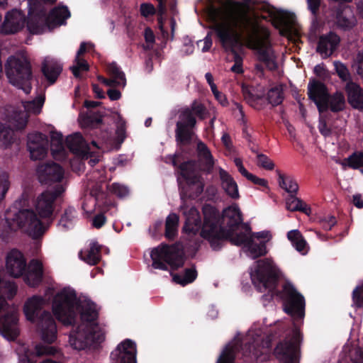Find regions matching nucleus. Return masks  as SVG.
<instances>
[{"label": "nucleus", "instance_id": "f704fd0d", "mask_svg": "<svg viewBox=\"0 0 363 363\" xmlns=\"http://www.w3.org/2000/svg\"><path fill=\"white\" fill-rule=\"evenodd\" d=\"M13 143V131L0 122V148L6 149Z\"/></svg>", "mask_w": 363, "mask_h": 363}, {"label": "nucleus", "instance_id": "ddd939ff", "mask_svg": "<svg viewBox=\"0 0 363 363\" xmlns=\"http://www.w3.org/2000/svg\"><path fill=\"white\" fill-rule=\"evenodd\" d=\"M44 104V98L38 97L31 101L23 103L24 111H13L9 117V122L16 129H22L27 124L28 114H38L40 113Z\"/></svg>", "mask_w": 363, "mask_h": 363}, {"label": "nucleus", "instance_id": "8fccbe9b", "mask_svg": "<svg viewBox=\"0 0 363 363\" xmlns=\"http://www.w3.org/2000/svg\"><path fill=\"white\" fill-rule=\"evenodd\" d=\"M103 83L110 87L122 86L124 87L126 84V79L125 76H121L119 78L111 77L110 79H103Z\"/></svg>", "mask_w": 363, "mask_h": 363}, {"label": "nucleus", "instance_id": "412c9836", "mask_svg": "<svg viewBox=\"0 0 363 363\" xmlns=\"http://www.w3.org/2000/svg\"><path fill=\"white\" fill-rule=\"evenodd\" d=\"M308 95L321 113L328 108L329 96L325 86L319 82L311 81L308 86Z\"/></svg>", "mask_w": 363, "mask_h": 363}, {"label": "nucleus", "instance_id": "0eeeda50", "mask_svg": "<svg viewBox=\"0 0 363 363\" xmlns=\"http://www.w3.org/2000/svg\"><path fill=\"white\" fill-rule=\"evenodd\" d=\"M279 274L278 266L271 258L258 260L250 269V277L255 287L259 291L268 290L271 296L274 295L273 290Z\"/></svg>", "mask_w": 363, "mask_h": 363}, {"label": "nucleus", "instance_id": "de8ad7c7", "mask_svg": "<svg viewBox=\"0 0 363 363\" xmlns=\"http://www.w3.org/2000/svg\"><path fill=\"white\" fill-rule=\"evenodd\" d=\"M109 191L119 198L125 197L128 193V189L122 184L114 183L109 186Z\"/></svg>", "mask_w": 363, "mask_h": 363}, {"label": "nucleus", "instance_id": "ea45409f", "mask_svg": "<svg viewBox=\"0 0 363 363\" xmlns=\"http://www.w3.org/2000/svg\"><path fill=\"white\" fill-rule=\"evenodd\" d=\"M286 208L291 211H300L309 214L311 211L301 200L298 198L290 196L286 202Z\"/></svg>", "mask_w": 363, "mask_h": 363}, {"label": "nucleus", "instance_id": "1a4fd4ad", "mask_svg": "<svg viewBox=\"0 0 363 363\" xmlns=\"http://www.w3.org/2000/svg\"><path fill=\"white\" fill-rule=\"evenodd\" d=\"M230 242L234 245L241 246L243 252L252 259L264 256L268 252L264 242H258L252 238L250 228L238 237L232 235Z\"/></svg>", "mask_w": 363, "mask_h": 363}, {"label": "nucleus", "instance_id": "e433bc0d", "mask_svg": "<svg viewBox=\"0 0 363 363\" xmlns=\"http://www.w3.org/2000/svg\"><path fill=\"white\" fill-rule=\"evenodd\" d=\"M238 344V342H235L227 345L218 358L217 363H233Z\"/></svg>", "mask_w": 363, "mask_h": 363}, {"label": "nucleus", "instance_id": "37998d69", "mask_svg": "<svg viewBox=\"0 0 363 363\" xmlns=\"http://www.w3.org/2000/svg\"><path fill=\"white\" fill-rule=\"evenodd\" d=\"M76 211L73 208H67L64 215L62 216L59 225L62 227L63 229H68L71 228L75 220H76Z\"/></svg>", "mask_w": 363, "mask_h": 363}, {"label": "nucleus", "instance_id": "09e8293b", "mask_svg": "<svg viewBox=\"0 0 363 363\" xmlns=\"http://www.w3.org/2000/svg\"><path fill=\"white\" fill-rule=\"evenodd\" d=\"M352 67L356 73L363 78V51L357 54Z\"/></svg>", "mask_w": 363, "mask_h": 363}, {"label": "nucleus", "instance_id": "49530a36", "mask_svg": "<svg viewBox=\"0 0 363 363\" xmlns=\"http://www.w3.org/2000/svg\"><path fill=\"white\" fill-rule=\"evenodd\" d=\"M9 187L10 181L8 173L0 170V201L5 197Z\"/></svg>", "mask_w": 363, "mask_h": 363}, {"label": "nucleus", "instance_id": "f8f14e48", "mask_svg": "<svg viewBox=\"0 0 363 363\" xmlns=\"http://www.w3.org/2000/svg\"><path fill=\"white\" fill-rule=\"evenodd\" d=\"M285 296L284 311L294 320H301L304 316L305 301L302 295L298 293L294 286L286 284L283 289Z\"/></svg>", "mask_w": 363, "mask_h": 363}, {"label": "nucleus", "instance_id": "4468645a", "mask_svg": "<svg viewBox=\"0 0 363 363\" xmlns=\"http://www.w3.org/2000/svg\"><path fill=\"white\" fill-rule=\"evenodd\" d=\"M268 16L262 15L263 18H270L274 21L277 26L280 28L281 35L291 37L293 34L296 35V30L294 28L295 17L293 14L284 11H278L274 7L266 6Z\"/></svg>", "mask_w": 363, "mask_h": 363}, {"label": "nucleus", "instance_id": "6e6d98bb", "mask_svg": "<svg viewBox=\"0 0 363 363\" xmlns=\"http://www.w3.org/2000/svg\"><path fill=\"white\" fill-rule=\"evenodd\" d=\"M252 238L258 242H264L266 245L272 239V235L269 231H261L252 233Z\"/></svg>", "mask_w": 363, "mask_h": 363}, {"label": "nucleus", "instance_id": "0e129e2a", "mask_svg": "<svg viewBox=\"0 0 363 363\" xmlns=\"http://www.w3.org/2000/svg\"><path fill=\"white\" fill-rule=\"evenodd\" d=\"M230 70L237 74H240L243 72L242 67V58L237 54L235 55V63L230 68Z\"/></svg>", "mask_w": 363, "mask_h": 363}, {"label": "nucleus", "instance_id": "774afa93", "mask_svg": "<svg viewBox=\"0 0 363 363\" xmlns=\"http://www.w3.org/2000/svg\"><path fill=\"white\" fill-rule=\"evenodd\" d=\"M105 221L106 218L102 214H99L94 218L92 225L95 228H99L105 223Z\"/></svg>", "mask_w": 363, "mask_h": 363}, {"label": "nucleus", "instance_id": "13d9d810", "mask_svg": "<svg viewBox=\"0 0 363 363\" xmlns=\"http://www.w3.org/2000/svg\"><path fill=\"white\" fill-rule=\"evenodd\" d=\"M243 177H245L248 180L251 181L255 184L262 186H267V181L266 179L259 178L257 176L250 173L249 172H247Z\"/></svg>", "mask_w": 363, "mask_h": 363}, {"label": "nucleus", "instance_id": "f03ea898", "mask_svg": "<svg viewBox=\"0 0 363 363\" xmlns=\"http://www.w3.org/2000/svg\"><path fill=\"white\" fill-rule=\"evenodd\" d=\"M52 310L57 319L65 325L72 324L80 313L81 323L69 335V344L76 350H83L104 339V328L96 319L98 311L95 304L88 298L77 299L75 291L69 287L59 291L54 296Z\"/></svg>", "mask_w": 363, "mask_h": 363}, {"label": "nucleus", "instance_id": "4be33fe9", "mask_svg": "<svg viewBox=\"0 0 363 363\" xmlns=\"http://www.w3.org/2000/svg\"><path fill=\"white\" fill-rule=\"evenodd\" d=\"M67 145L73 153L82 156L86 160L91 156V147L84 141L81 134L76 133L69 135L66 140Z\"/></svg>", "mask_w": 363, "mask_h": 363}, {"label": "nucleus", "instance_id": "680f3d73", "mask_svg": "<svg viewBox=\"0 0 363 363\" xmlns=\"http://www.w3.org/2000/svg\"><path fill=\"white\" fill-rule=\"evenodd\" d=\"M140 12L143 16H148L152 15L155 12V9L152 4H143L140 6Z\"/></svg>", "mask_w": 363, "mask_h": 363}, {"label": "nucleus", "instance_id": "72a5a7b5", "mask_svg": "<svg viewBox=\"0 0 363 363\" xmlns=\"http://www.w3.org/2000/svg\"><path fill=\"white\" fill-rule=\"evenodd\" d=\"M257 337H254V333L252 330H250L247 334V338L250 340V339H253L252 342H248L249 346L247 350H249V354H252L255 357L257 358L259 357V347L262 346V347L264 349V345H266V347H268V342H263L262 339L259 337V335L256 333Z\"/></svg>", "mask_w": 363, "mask_h": 363}, {"label": "nucleus", "instance_id": "39448f33", "mask_svg": "<svg viewBox=\"0 0 363 363\" xmlns=\"http://www.w3.org/2000/svg\"><path fill=\"white\" fill-rule=\"evenodd\" d=\"M204 223L201 235L208 240L213 250H218L223 242L233 235L238 237L249 227L242 223L241 212L237 206H229L223 211L222 225L219 214L213 207L205 206L203 208Z\"/></svg>", "mask_w": 363, "mask_h": 363}, {"label": "nucleus", "instance_id": "58836bf2", "mask_svg": "<svg viewBox=\"0 0 363 363\" xmlns=\"http://www.w3.org/2000/svg\"><path fill=\"white\" fill-rule=\"evenodd\" d=\"M345 99L344 95L341 92H336L333 96H329L328 108L332 111L337 112L344 108Z\"/></svg>", "mask_w": 363, "mask_h": 363}, {"label": "nucleus", "instance_id": "864d4df0", "mask_svg": "<svg viewBox=\"0 0 363 363\" xmlns=\"http://www.w3.org/2000/svg\"><path fill=\"white\" fill-rule=\"evenodd\" d=\"M189 109L192 111L193 116L196 115L201 119H203L206 117V108L199 102L194 101Z\"/></svg>", "mask_w": 363, "mask_h": 363}, {"label": "nucleus", "instance_id": "7ed1b4c3", "mask_svg": "<svg viewBox=\"0 0 363 363\" xmlns=\"http://www.w3.org/2000/svg\"><path fill=\"white\" fill-rule=\"evenodd\" d=\"M63 184L56 185L53 189H49L39 194L33 202L35 211L22 209L17 213H13L9 209L5 213V222L7 231L21 229L33 238L40 237L45 231L43 219H50L55 210V202L65 191Z\"/></svg>", "mask_w": 363, "mask_h": 363}, {"label": "nucleus", "instance_id": "4d7b16f0", "mask_svg": "<svg viewBox=\"0 0 363 363\" xmlns=\"http://www.w3.org/2000/svg\"><path fill=\"white\" fill-rule=\"evenodd\" d=\"M95 205L96 199L93 196H89L86 198L85 201L82 203V208L86 213L90 214L93 212Z\"/></svg>", "mask_w": 363, "mask_h": 363}, {"label": "nucleus", "instance_id": "9d476101", "mask_svg": "<svg viewBox=\"0 0 363 363\" xmlns=\"http://www.w3.org/2000/svg\"><path fill=\"white\" fill-rule=\"evenodd\" d=\"M301 340V333L295 328L291 337H286L277 346L274 354L280 363H294L297 360Z\"/></svg>", "mask_w": 363, "mask_h": 363}, {"label": "nucleus", "instance_id": "c85d7f7f", "mask_svg": "<svg viewBox=\"0 0 363 363\" xmlns=\"http://www.w3.org/2000/svg\"><path fill=\"white\" fill-rule=\"evenodd\" d=\"M336 23L338 27L344 30L353 28L357 23V20L352 9L349 6H345L338 11Z\"/></svg>", "mask_w": 363, "mask_h": 363}, {"label": "nucleus", "instance_id": "6ab92c4d", "mask_svg": "<svg viewBox=\"0 0 363 363\" xmlns=\"http://www.w3.org/2000/svg\"><path fill=\"white\" fill-rule=\"evenodd\" d=\"M27 145L32 160H43L47 155L48 140L45 135L39 133L29 134Z\"/></svg>", "mask_w": 363, "mask_h": 363}, {"label": "nucleus", "instance_id": "dca6fc26", "mask_svg": "<svg viewBox=\"0 0 363 363\" xmlns=\"http://www.w3.org/2000/svg\"><path fill=\"white\" fill-rule=\"evenodd\" d=\"M26 23L25 13L17 9L8 11L4 20L0 26V31L4 34H14L21 30Z\"/></svg>", "mask_w": 363, "mask_h": 363}, {"label": "nucleus", "instance_id": "69168bd1", "mask_svg": "<svg viewBox=\"0 0 363 363\" xmlns=\"http://www.w3.org/2000/svg\"><path fill=\"white\" fill-rule=\"evenodd\" d=\"M303 237L302 234L298 230H292L288 232L287 238L291 242H294L299 239H301Z\"/></svg>", "mask_w": 363, "mask_h": 363}, {"label": "nucleus", "instance_id": "a211bd4d", "mask_svg": "<svg viewBox=\"0 0 363 363\" xmlns=\"http://www.w3.org/2000/svg\"><path fill=\"white\" fill-rule=\"evenodd\" d=\"M37 174L40 183L51 184L61 182L64 178L65 172L61 166L52 162L39 165Z\"/></svg>", "mask_w": 363, "mask_h": 363}, {"label": "nucleus", "instance_id": "79ce46f5", "mask_svg": "<svg viewBox=\"0 0 363 363\" xmlns=\"http://www.w3.org/2000/svg\"><path fill=\"white\" fill-rule=\"evenodd\" d=\"M179 217L175 213L169 214L166 220V236L172 238L177 231Z\"/></svg>", "mask_w": 363, "mask_h": 363}, {"label": "nucleus", "instance_id": "7c9ffc66", "mask_svg": "<svg viewBox=\"0 0 363 363\" xmlns=\"http://www.w3.org/2000/svg\"><path fill=\"white\" fill-rule=\"evenodd\" d=\"M70 16V13L66 6L55 8L48 18L49 26L55 27L65 23V21Z\"/></svg>", "mask_w": 363, "mask_h": 363}, {"label": "nucleus", "instance_id": "aec40b11", "mask_svg": "<svg viewBox=\"0 0 363 363\" xmlns=\"http://www.w3.org/2000/svg\"><path fill=\"white\" fill-rule=\"evenodd\" d=\"M26 269V261L23 254L17 250H11L6 257V272L13 277L22 276Z\"/></svg>", "mask_w": 363, "mask_h": 363}, {"label": "nucleus", "instance_id": "a878e982", "mask_svg": "<svg viewBox=\"0 0 363 363\" xmlns=\"http://www.w3.org/2000/svg\"><path fill=\"white\" fill-rule=\"evenodd\" d=\"M43 277V264L38 261L32 260L28 266V270L24 277V281L30 286L38 285Z\"/></svg>", "mask_w": 363, "mask_h": 363}, {"label": "nucleus", "instance_id": "c9c22d12", "mask_svg": "<svg viewBox=\"0 0 363 363\" xmlns=\"http://www.w3.org/2000/svg\"><path fill=\"white\" fill-rule=\"evenodd\" d=\"M343 167H350L352 169H359L363 173V152H354L347 159L341 162Z\"/></svg>", "mask_w": 363, "mask_h": 363}, {"label": "nucleus", "instance_id": "393cba45", "mask_svg": "<svg viewBox=\"0 0 363 363\" xmlns=\"http://www.w3.org/2000/svg\"><path fill=\"white\" fill-rule=\"evenodd\" d=\"M219 177L221 187L226 194L232 199H238V186L234 179L222 168H219Z\"/></svg>", "mask_w": 363, "mask_h": 363}, {"label": "nucleus", "instance_id": "c756f323", "mask_svg": "<svg viewBox=\"0 0 363 363\" xmlns=\"http://www.w3.org/2000/svg\"><path fill=\"white\" fill-rule=\"evenodd\" d=\"M51 153L55 160L66 158L67 151L64 147L62 135L57 132H51Z\"/></svg>", "mask_w": 363, "mask_h": 363}, {"label": "nucleus", "instance_id": "6e6552de", "mask_svg": "<svg viewBox=\"0 0 363 363\" xmlns=\"http://www.w3.org/2000/svg\"><path fill=\"white\" fill-rule=\"evenodd\" d=\"M152 267L156 269L167 270V264L176 269L184 264L183 246L180 243L172 245H160L150 254Z\"/></svg>", "mask_w": 363, "mask_h": 363}, {"label": "nucleus", "instance_id": "9b49d317", "mask_svg": "<svg viewBox=\"0 0 363 363\" xmlns=\"http://www.w3.org/2000/svg\"><path fill=\"white\" fill-rule=\"evenodd\" d=\"M181 174L186 180L190 197H197L203 191L204 181L194 162L183 163L180 167Z\"/></svg>", "mask_w": 363, "mask_h": 363}, {"label": "nucleus", "instance_id": "cd10ccee", "mask_svg": "<svg viewBox=\"0 0 363 363\" xmlns=\"http://www.w3.org/2000/svg\"><path fill=\"white\" fill-rule=\"evenodd\" d=\"M186 221L184 230L186 233L196 234L201 228V220L197 209L190 207L184 211Z\"/></svg>", "mask_w": 363, "mask_h": 363}, {"label": "nucleus", "instance_id": "bf43d9fd", "mask_svg": "<svg viewBox=\"0 0 363 363\" xmlns=\"http://www.w3.org/2000/svg\"><path fill=\"white\" fill-rule=\"evenodd\" d=\"M320 223L325 230H330L335 225L336 220L334 216H329L321 218Z\"/></svg>", "mask_w": 363, "mask_h": 363}, {"label": "nucleus", "instance_id": "f257e3e1", "mask_svg": "<svg viewBox=\"0 0 363 363\" xmlns=\"http://www.w3.org/2000/svg\"><path fill=\"white\" fill-rule=\"evenodd\" d=\"M249 9L248 6L241 3L232 6L211 7L208 16L214 21L216 35L225 48L241 47L244 43L257 52L269 69H274L277 64L269 40V31Z\"/></svg>", "mask_w": 363, "mask_h": 363}, {"label": "nucleus", "instance_id": "20e7f679", "mask_svg": "<svg viewBox=\"0 0 363 363\" xmlns=\"http://www.w3.org/2000/svg\"><path fill=\"white\" fill-rule=\"evenodd\" d=\"M50 297L34 295L28 298L24 303L23 312L28 320L37 322V331L43 343L36 344L32 350L25 352L28 361H33L34 356H54L60 353L57 347L50 344L57 339V327L52 315L49 311H40L49 303Z\"/></svg>", "mask_w": 363, "mask_h": 363}, {"label": "nucleus", "instance_id": "052dcab7", "mask_svg": "<svg viewBox=\"0 0 363 363\" xmlns=\"http://www.w3.org/2000/svg\"><path fill=\"white\" fill-rule=\"evenodd\" d=\"M292 245L295 247V249L297 251L301 252L303 255L307 252L308 246L304 238H302L301 239L295 241L294 242L292 243Z\"/></svg>", "mask_w": 363, "mask_h": 363}, {"label": "nucleus", "instance_id": "423d86ee", "mask_svg": "<svg viewBox=\"0 0 363 363\" xmlns=\"http://www.w3.org/2000/svg\"><path fill=\"white\" fill-rule=\"evenodd\" d=\"M6 74L9 82L26 94L31 90L32 72L30 61L24 51L10 56L6 64Z\"/></svg>", "mask_w": 363, "mask_h": 363}, {"label": "nucleus", "instance_id": "5fc2aeb1", "mask_svg": "<svg viewBox=\"0 0 363 363\" xmlns=\"http://www.w3.org/2000/svg\"><path fill=\"white\" fill-rule=\"evenodd\" d=\"M334 66L338 76L343 80H347L349 77V72L346 66L340 62H335Z\"/></svg>", "mask_w": 363, "mask_h": 363}, {"label": "nucleus", "instance_id": "bb28decb", "mask_svg": "<svg viewBox=\"0 0 363 363\" xmlns=\"http://www.w3.org/2000/svg\"><path fill=\"white\" fill-rule=\"evenodd\" d=\"M62 65L55 59L46 57L42 65V71L46 79L54 83L62 71Z\"/></svg>", "mask_w": 363, "mask_h": 363}, {"label": "nucleus", "instance_id": "c03bdc74", "mask_svg": "<svg viewBox=\"0 0 363 363\" xmlns=\"http://www.w3.org/2000/svg\"><path fill=\"white\" fill-rule=\"evenodd\" d=\"M283 99V89L281 86L272 88L267 93V99L272 106L279 105L281 103Z\"/></svg>", "mask_w": 363, "mask_h": 363}, {"label": "nucleus", "instance_id": "3c124183", "mask_svg": "<svg viewBox=\"0 0 363 363\" xmlns=\"http://www.w3.org/2000/svg\"><path fill=\"white\" fill-rule=\"evenodd\" d=\"M353 305L357 307H363V284L357 286L352 293Z\"/></svg>", "mask_w": 363, "mask_h": 363}, {"label": "nucleus", "instance_id": "2f4dec72", "mask_svg": "<svg viewBox=\"0 0 363 363\" xmlns=\"http://www.w3.org/2000/svg\"><path fill=\"white\" fill-rule=\"evenodd\" d=\"M197 152L199 158L203 165V170L210 172L213 167L214 161L207 146L199 141L197 143Z\"/></svg>", "mask_w": 363, "mask_h": 363}, {"label": "nucleus", "instance_id": "338daca9", "mask_svg": "<svg viewBox=\"0 0 363 363\" xmlns=\"http://www.w3.org/2000/svg\"><path fill=\"white\" fill-rule=\"evenodd\" d=\"M203 44L201 48L202 52L208 51L212 45V39L209 34H208L202 40L198 42V45Z\"/></svg>", "mask_w": 363, "mask_h": 363}, {"label": "nucleus", "instance_id": "a19ab883", "mask_svg": "<svg viewBox=\"0 0 363 363\" xmlns=\"http://www.w3.org/2000/svg\"><path fill=\"white\" fill-rule=\"evenodd\" d=\"M196 272L194 269H187L184 274H174L172 276L174 282L185 286L194 281L196 277Z\"/></svg>", "mask_w": 363, "mask_h": 363}, {"label": "nucleus", "instance_id": "f3484780", "mask_svg": "<svg viewBox=\"0 0 363 363\" xmlns=\"http://www.w3.org/2000/svg\"><path fill=\"white\" fill-rule=\"evenodd\" d=\"M111 363H136V345L130 340H125L111 354Z\"/></svg>", "mask_w": 363, "mask_h": 363}, {"label": "nucleus", "instance_id": "b1692460", "mask_svg": "<svg viewBox=\"0 0 363 363\" xmlns=\"http://www.w3.org/2000/svg\"><path fill=\"white\" fill-rule=\"evenodd\" d=\"M345 91L348 103L354 108L363 110V89L361 86L354 82H350L345 86Z\"/></svg>", "mask_w": 363, "mask_h": 363}, {"label": "nucleus", "instance_id": "5701e85b", "mask_svg": "<svg viewBox=\"0 0 363 363\" xmlns=\"http://www.w3.org/2000/svg\"><path fill=\"white\" fill-rule=\"evenodd\" d=\"M339 42V37L333 33L323 35L320 38L317 51L323 58H326L331 55L336 49Z\"/></svg>", "mask_w": 363, "mask_h": 363}, {"label": "nucleus", "instance_id": "a18cd8bd", "mask_svg": "<svg viewBox=\"0 0 363 363\" xmlns=\"http://www.w3.org/2000/svg\"><path fill=\"white\" fill-rule=\"evenodd\" d=\"M70 69L75 77H79L80 71H87L89 69V65L86 61L81 57H75L74 65Z\"/></svg>", "mask_w": 363, "mask_h": 363}, {"label": "nucleus", "instance_id": "473e14b6", "mask_svg": "<svg viewBox=\"0 0 363 363\" xmlns=\"http://www.w3.org/2000/svg\"><path fill=\"white\" fill-rule=\"evenodd\" d=\"M79 257L89 264H96L100 258L99 247L93 242L90 246L79 252Z\"/></svg>", "mask_w": 363, "mask_h": 363}, {"label": "nucleus", "instance_id": "603ef678", "mask_svg": "<svg viewBox=\"0 0 363 363\" xmlns=\"http://www.w3.org/2000/svg\"><path fill=\"white\" fill-rule=\"evenodd\" d=\"M257 164L266 169L272 170L274 167V164L266 155L258 153L257 155Z\"/></svg>", "mask_w": 363, "mask_h": 363}, {"label": "nucleus", "instance_id": "e2e57ef3", "mask_svg": "<svg viewBox=\"0 0 363 363\" xmlns=\"http://www.w3.org/2000/svg\"><path fill=\"white\" fill-rule=\"evenodd\" d=\"M108 71L113 77L119 78L121 75L125 76L124 73L120 70L116 63L110 64L108 67Z\"/></svg>", "mask_w": 363, "mask_h": 363}, {"label": "nucleus", "instance_id": "2eb2a0df", "mask_svg": "<svg viewBox=\"0 0 363 363\" xmlns=\"http://www.w3.org/2000/svg\"><path fill=\"white\" fill-rule=\"evenodd\" d=\"M196 123V118L189 108L182 111L175 130L176 139L179 143L187 144L190 143L193 135V132L190 128H194Z\"/></svg>", "mask_w": 363, "mask_h": 363}, {"label": "nucleus", "instance_id": "4c0bfd02", "mask_svg": "<svg viewBox=\"0 0 363 363\" xmlns=\"http://www.w3.org/2000/svg\"><path fill=\"white\" fill-rule=\"evenodd\" d=\"M278 182L279 186L289 194H295L298 189L297 182L291 177L279 174Z\"/></svg>", "mask_w": 363, "mask_h": 363}]
</instances>
